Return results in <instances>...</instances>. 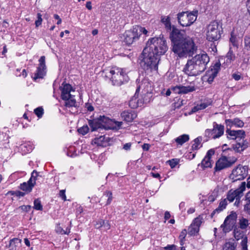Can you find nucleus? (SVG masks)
<instances>
[{"instance_id":"nucleus-1","label":"nucleus","mask_w":250,"mask_h":250,"mask_svg":"<svg viewBox=\"0 0 250 250\" xmlns=\"http://www.w3.org/2000/svg\"><path fill=\"white\" fill-rule=\"evenodd\" d=\"M167 48L166 40L163 36L149 39L139 58L141 67L146 70H157L160 56L164 54Z\"/></svg>"},{"instance_id":"nucleus-2","label":"nucleus","mask_w":250,"mask_h":250,"mask_svg":"<svg viewBox=\"0 0 250 250\" xmlns=\"http://www.w3.org/2000/svg\"><path fill=\"white\" fill-rule=\"evenodd\" d=\"M170 38L172 43V51L180 58L190 57L196 53L197 46L193 41L178 29L173 27L170 34Z\"/></svg>"},{"instance_id":"nucleus-3","label":"nucleus","mask_w":250,"mask_h":250,"mask_svg":"<svg viewBox=\"0 0 250 250\" xmlns=\"http://www.w3.org/2000/svg\"><path fill=\"white\" fill-rule=\"evenodd\" d=\"M209 61V58L206 53L196 55L187 61L184 71L189 76H197L205 70Z\"/></svg>"},{"instance_id":"nucleus-4","label":"nucleus","mask_w":250,"mask_h":250,"mask_svg":"<svg viewBox=\"0 0 250 250\" xmlns=\"http://www.w3.org/2000/svg\"><path fill=\"white\" fill-rule=\"evenodd\" d=\"M106 77L110 78L113 85H121L124 82L128 81L126 71L124 68L117 67H113L106 73Z\"/></svg>"},{"instance_id":"nucleus-5","label":"nucleus","mask_w":250,"mask_h":250,"mask_svg":"<svg viewBox=\"0 0 250 250\" xmlns=\"http://www.w3.org/2000/svg\"><path fill=\"white\" fill-rule=\"evenodd\" d=\"M223 33L222 25L216 21L210 22L207 27L206 38L209 42L219 40Z\"/></svg>"},{"instance_id":"nucleus-6","label":"nucleus","mask_w":250,"mask_h":250,"mask_svg":"<svg viewBox=\"0 0 250 250\" xmlns=\"http://www.w3.org/2000/svg\"><path fill=\"white\" fill-rule=\"evenodd\" d=\"M198 13L197 10L179 13L177 15L178 22L183 27L189 26L196 20Z\"/></svg>"},{"instance_id":"nucleus-7","label":"nucleus","mask_w":250,"mask_h":250,"mask_svg":"<svg viewBox=\"0 0 250 250\" xmlns=\"http://www.w3.org/2000/svg\"><path fill=\"white\" fill-rule=\"evenodd\" d=\"M248 166L239 165L232 170L229 177L233 180V182L243 180L248 175Z\"/></svg>"},{"instance_id":"nucleus-8","label":"nucleus","mask_w":250,"mask_h":250,"mask_svg":"<svg viewBox=\"0 0 250 250\" xmlns=\"http://www.w3.org/2000/svg\"><path fill=\"white\" fill-rule=\"evenodd\" d=\"M45 59L44 56H42L39 60V64L34 73V76L32 77V79L34 81L37 82L38 79H43L46 74V66Z\"/></svg>"},{"instance_id":"nucleus-9","label":"nucleus","mask_w":250,"mask_h":250,"mask_svg":"<svg viewBox=\"0 0 250 250\" xmlns=\"http://www.w3.org/2000/svg\"><path fill=\"white\" fill-rule=\"evenodd\" d=\"M236 161V159L235 158L229 161L226 156H222L216 163L214 173L231 167Z\"/></svg>"},{"instance_id":"nucleus-10","label":"nucleus","mask_w":250,"mask_h":250,"mask_svg":"<svg viewBox=\"0 0 250 250\" xmlns=\"http://www.w3.org/2000/svg\"><path fill=\"white\" fill-rule=\"evenodd\" d=\"M246 189V182L241 183L239 188L235 190L230 189L227 193V199L230 202H233L237 198H241L243 196V192Z\"/></svg>"},{"instance_id":"nucleus-11","label":"nucleus","mask_w":250,"mask_h":250,"mask_svg":"<svg viewBox=\"0 0 250 250\" xmlns=\"http://www.w3.org/2000/svg\"><path fill=\"white\" fill-rule=\"evenodd\" d=\"M138 28L136 29L135 25L132 28L125 31L124 34V42L126 44H131L134 42L138 40L139 38L137 30Z\"/></svg>"},{"instance_id":"nucleus-12","label":"nucleus","mask_w":250,"mask_h":250,"mask_svg":"<svg viewBox=\"0 0 250 250\" xmlns=\"http://www.w3.org/2000/svg\"><path fill=\"white\" fill-rule=\"evenodd\" d=\"M236 218V214L235 213H232L226 217L224 223L221 226L224 232L229 231L232 229L235 223Z\"/></svg>"},{"instance_id":"nucleus-13","label":"nucleus","mask_w":250,"mask_h":250,"mask_svg":"<svg viewBox=\"0 0 250 250\" xmlns=\"http://www.w3.org/2000/svg\"><path fill=\"white\" fill-rule=\"evenodd\" d=\"M201 223V218L200 216L195 218L192 224L188 228V234L190 235H194L197 233L199 231V228Z\"/></svg>"},{"instance_id":"nucleus-14","label":"nucleus","mask_w":250,"mask_h":250,"mask_svg":"<svg viewBox=\"0 0 250 250\" xmlns=\"http://www.w3.org/2000/svg\"><path fill=\"white\" fill-rule=\"evenodd\" d=\"M60 88L61 90V98L62 100H68L72 96L70 94V92L72 90V87L70 84L63 83Z\"/></svg>"},{"instance_id":"nucleus-15","label":"nucleus","mask_w":250,"mask_h":250,"mask_svg":"<svg viewBox=\"0 0 250 250\" xmlns=\"http://www.w3.org/2000/svg\"><path fill=\"white\" fill-rule=\"evenodd\" d=\"M234 236L237 240L242 239L240 244L242 250H248L247 245L248 238L245 234L239 231L234 230Z\"/></svg>"},{"instance_id":"nucleus-16","label":"nucleus","mask_w":250,"mask_h":250,"mask_svg":"<svg viewBox=\"0 0 250 250\" xmlns=\"http://www.w3.org/2000/svg\"><path fill=\"white\" fill-rule=\"evenodd\" d=\"M211 132L213 139L219 138L224 134V126L223 125H218L216 123H214L213 128Z\"/></svg>"},{"instance_id":"nucleus-17","label":"nucleus","mask_w":250,"mask_h":250,"mask_svg":"<svg viewBox=\"0 0 250 250\" xmlns=\"http://www.w3.org/2000/svg\"><path fill=\"white\" fill-rule=\"evenodd\" d=\"M249 145V143L243 139L241 141L238 140L237 143L233 146V149L237 152H241L247 148Z\"/></svg>"},{"instance_id":"nucleus-18","label":"nucleus","mask_w":250,"mask_h":250,"mask_svg":"<svg viewBox=\"0 0 250 250\" xmlns=\"http://www.w3.org/2000/svg\"><path fill=\"white\" fill-rule=\"evenodd\" d=\"M173 91L178 94H186L189 92L193 91L195 90L194 86H176L173 88Z\"/></svg>"},{"instance_id":"nucleus-19","label":"nucleus","mask_w":250,"mask_h":250,"mask_svg":"<svg viewBox=\"0 0 250 250\" xmlns=\"http://www.w3.org/2000/svg\"><path fill=\"white\" fill-rule=\"evenodd\" d=\"M88 125L90 126L91 131H94L100 128H104L99 118L88 120Z\"/></svg>"},{"instance_id":"nucleus-20","label":"nucleus","mask_w":250,"mask_h":250,"mask_svg":"<svg viewBox=\"0 0 250 250\" xmlns=\"http://www.w3.org/2000/svg\"><path fill=\"white\" fill-rule=\"evenodd\" d=\"M98 118L104 129H108L112 128L113 121L111 119L104 116H100Z\"/></svg>"},{"instance_id":"nucleus-21","label":"nucleus","mask_w":250,"mask_h":250,"mask_svg":"<svg viewBox=\"0 0 250 250\" xmlns=\"http://www.w3.org/2000/svg\"><path fill=\"white\" fill-rule=\"evenodd\" d=\"M121 117L126 122H131L136 118L137 114L135 112L125 111L121 113Z\"/></svg>"},{"instance_id":"nucleus-22","label":"nucleus","mask_w":250,"mask_h":250,"mask_svg":"<svg viewBox=\"0 0 250 250\" xmlns=\"http://www.w3.org/2000/svg\"><path fill=\"white\" fill-rule=\"evenodd\" d=\"M42 180V177L40 175L36 170L32 171V188L37 185L36 181L38 183H41Z\"/></svg>"},{"instance_id":"nucleus-23","label":"nucleus","mask_w":250,"mask_h":250,"mask_svg":"<svg viewBox=\"0 0 250 250\" xmlns=\"http://www.w3.org/2000/svg\"><path fill=\"white\" fill-rule=\"evenodd\" d=\"M21 243V240L14 238L10 241L8 248H10V250H16V248L19 246Z\"/></svg>"},{"instance_id":"nucleus-24","label":"nucleus","mask_w":250,"mask_h":250,"mask_svg":"<svg viewBox=\"0 0 250 250\" xmlns=\"http://www.w3.org/2000/svg\"><path fill=\"white\" fill-rule=\"evenodd\" d=\"M20 150L22 155H25L30 152L31 150V146L28 143L21 144L20 146Z\"/></svg>"},{"instance_id":"nucleus-25","label":"nucleus","mask_w":250,"mask_h":250,"mask_svg":"<svg viewBox=\"0 0 250 250\" xmlns=\"http://www.w3.org/2000/svg\"><path fill=\"white\" fill-rule=\"evenodd\" d=\"M161 21L163 24H164L167 30H171V24L170 22V19L169 16H162Z\"/></svg>"},{"instance_id":"nucleus-26","label":"nucleus","mask_w":250,"mask_h":250,"mask_svg":"<svg viewBox=\"0 0 250 250\" xmlns=\"http://www.w3.org/2000/svg\"><path fill=\"white\" fill-rule=\"evenodd\" d=\"M21 189L25 192H29L31 190V177L29 179L27 183L24 182L21 184Z\"/></svg>"},{"instance_id":"nucleus-27","label":"nucleus","mask_w":250,"mask_h":250,"mask_svg":"<svg viewBox=\"0 0 250 250\" xmlns=\"http://www.w3.org/2000/svg\"><path fill=\"white\" fill-rule=\"evenodd\" d=\"M237 244L233 240L232 242H226L223 247V250H235Z\"/></svg>"},{"instance_id":"nucleus-28","label":"nucleus","mask_w":250,"mask_h":250,"mask_svg":"<svg viewBox=\"0 0 250 250\" xmlns=\"http://www.w3.org/2000/svg\"><path fill=\"white\" fill-rule=\"evenodd\" d=\"M202 141V138L201 137H198L194 140V144L192 145V150H198L201 146V142Z\"/></svg>"},{"instance_id":"nucleus-29","label":"nucleus","mask_w":250,"mask_h":250,"mask_svg":"<svg viewBox=\"0 0 250 250\" xmlns=\"http://www.w3.org/2000/svg\"><path fill=\"white\" fill-rule=\"evenodd\" d=\"M189 139V136L187 134H183L177 137L175 139V142L180 145H182L185 143L188 142Z\"/></svg>"},{"instance_id":"nucleus-30","label":"nucleus","mask_w":250,"mask_h":250,"mask_svg":"<svg viewBox=\"0 0 250 250\" xmlns=\"http://www.w3.org/2000/svg\"><path fill=\"white\" fill-rule=\"evenodd\" d=\"M65 101V106L66 107H76L77 106L76 101L75 99L74 98V96H71V98H69L68 100H63Z\"/></svg>"},{"instance_id":"nucleus-31","label":"nucleus","mask_w":250,"mask_h":250,"mask_svg":"<svg viewBox=\"0 0 250 250\" xmlns=\"http://www.w3.org/2000/svg\"><path fill=\"white\" fill-rule=\"evenodd\" d=\"M239 224L240 228L241 229H246L250 224L249 221L248 219L242 217L239 219Z\"/></svg>"},{"instance_id":"nucleus-32","label":"nucleus","mask_w":250,"mask_h":250,"mask_svg":"<svg viewBox=\"0 0 250 250\" xmlns=\"http://www.w3.org/2000/svg\"><path fill=\"white\" fill-rule=\"evenodd\" d=\"M227 62H230L235 59V55L234 54L231 48H229V50L226 55Z\"/></svg>"},{"instance_id":"nucleus-33","label":"nucleus","mask_w":250,"mask_h":250,"mask_svg":"<svg viewBox=\"0 0 250 250\" xmlns=\"http://www.w3.org/2000/svg\"><path fill=\"white\" fill-rule=\"evenodd\" d=\"M201 166L204 168L211 167H212L211 159L205 157L202 161Z\"/></svg>"},{"instance_id":"nucleus-34","label":"nucleus","mask_w":250,"mask_h":250,"mask_svg":"<svg viewBox=\"0 0 250 250\" xmlns=\"http://www.w3.org/2000/svg\"><path fill=\"white\" fill-rule=\"evenodd\" d=\"M220 66L221 64L219 62H216L213 66V67L211 69V73L212 75H214V76H217V74L220 69Z\"/></svg>"},{"instance_id":"nucleus-35","label":"nucleus","mask_w":250,"mask_h":250,"mask_svg":"<svg viewBox=\"0 0 250 250\" xmlns=\"http://www.w3.org/2000/svg\"><path fill=\"white\" fill-rule=\"evenodd\" d=\"M236 133V139H238L241 141L242 139H244L246 136L245 131L243 130H235Z\"/></svg>"},{"instance_id":"nucleus-36","label":"nucleus","mask_w":250,"mask_h":250,"mask_svg":"<svg viewBox=\"0 0 250 250\" xmlns=\"http://www.w3.org/2000/svg\"><path fill=\"white\" fill-rule=\"evenodd\" d=\"M135 27L136 28V29L138 28V30H137V33L139 37H140L142 33L144 34V35H146L148 33L147 30L145 28L139 25H135Z\"/></svg>"},{"instance_id":"nucleus-37","label":"nucleus","mask_w":250,"mask_h":250,"mask_svg":"<svg viewBox=\"0 0 250 250\" xmlns=\"http://www.w3.org/2000/svg\"><path fill=\"white\" fill-rule=\"evenodd\" d=\"M226 133L229 136V137L228 136V138L233 140L236 139L235 130H231L230 128H227Z\"/></svg>"},{"instance_id":"nucleus-38","label":"nucleus","mask_w":250,"mask_h":250,"mask_svg":"<svg viewBox=\"0 0 250 250\" xmlns=\"http://www.w3.org/2000/svg\"><path fill=\"white\" fill-rule=\"evenodd\" d=\"M34 208L38 210H42V206L41 204V201L38 199H35L34 201Z\"/></svg>"},{"instance_id":"nucleus-39","label":"nucleus","mask_w":250,"mask_h":250,"mask_svg":"<svg viewBox=\"0 0 250 250\" xmlns=\"http://www.w3.org/2000/svg\"><path fill=\"white\" fill-rule=\"evenodd\" d=\"M244 41V49L247 50H250V37L248 36H245Z\"/></svg>"},{"instance_id":"nucleus-40","label":"nucleus","mask_w":250,"mask_h":250,"mask_svg":"<svg viewBox=\"0 0 250 250\" xmlns=\"http://www.w3.org/2000/svg\"><path fill=\"white\" fill-rule=\"evenodd\" d=\"M35 114L39 118H41L43 114V109L42 107H39L34 109Z\"/></svg>"},{"instance_id":"nucleus-41","label":"nucleus","mask_w":250,"mask_h":250,"mask_svg":"<svg viewBox=\"0 0 250 250\" xmlns=\"http://www.w3.org/2000/svg\"><path fill=\"white\" fill-rule=\"evenodd\" d=\"M21 120H23V121H21V124L22 125L23 128H25L27 126V123H29L30 121L28 120V117L27 116V113H25L23 115L22 118H21Z\"/></svg>"},{"instance_id":"nucleus-42","label":"nucleus","mask_w":250,"mask_h":250,"mask_svg":"<svg viewBox=\"0 0 250 250\" xmlns=\"http://www.w3.org/2000/svg\"><path fill=\"white\" fill-rule=\"evenodd\" d=\"M233 120V123L234 125L239 127H242L244 126V122L238 118L234 119Z\"/></svg>"},{"instance_id":"nucleus-43","label":"nucleus","mask_w":250,"mask_h":250,"mask_svg":"<svg viewBox=\"0 0 250 250\" xmlns=\"http://www.w3.org/2000/svg\"><path fill=\"white\" fill-rule=\"evenodd\" d=\"M9 193L13 196L18 197H23L24 196L25 192H21L20 191H10Z\"/></svg>"},{"instance_id":"nucleus-44","label":"nucleus","mask_w":250,"mask_h":250,"mask_svg":"<svg viewBox=\"0 0 250 250\" xmlns=\"http://www.w3.org/2000/svg\"><path fill=\"white\" fill-rule=\"evenodd\" d=\"M55 230H56L57 233H60V234H68L70 232V230H69L68 232H67V231L64 230L62 229V228L59 225H58L56 226Z\"/></svg>"},{"instance_id":"nucleus-45","label":"nucleus","mask_w":250,"mask_h":250,"mask_svg":"<svg viewBox=\"0 0 250 250\" xmlns=\"http://www.w3.org/2000/svg\"><path fill=\"white\" fill-rule=\"evenodd\" d=\"M88 130L89 128L87 125L83 126V127L78 129V131L79 132V133L83 135L86 134L88 132Z\"/></svg>"},{"instance_id":"nucleus-46","label":"nucleus","mask_w":250,"mask_h":250,"mask_svg":"<svg viewBox=\"0 0 250 250\" xmlns=\"http://www.w3.org/2000/svg\"><path fill=\"white\" fill-rule=\"evenodd\" d=\"M42 15L40 13H38L37 14V20H36L35 22V24L36 27H38L40 25H41L42 22Z\"/></svg>"},{"instance_id":"nucleus-47","label":"nucleus","mask_w":250,"mask_h":250,"mask_svg":"<svg viewBox=\"0 0 250 250\" xmlns=\"http://www.w3.org/2000/svg\"><path fill=\"white\" fill-rule=\"evenodd\" d=\"M179 160L177 159H173L170 160H168L167 163H168L171 168H173L176 167V166L178 164Z\"/></svg>"},{"instance_id":"nucleus-48","label":"nucleus","mask_w":250,"mask_h":250,"mask_svg":"<svg viewBox=\"0 0 250 250\" xmlns=\"http://www.w3.org/2000/svg\"><path fill=\"white\" fill-rule=\"evenodd\" d=\"M21 70L17 69L16 75L18 76H22L23 78H25L27 76V73L25 69H22L21 73L19 74Z\"/></svg>"},{"instance_id":"nucleus-49","label":"nucleus","mask_w":250,"mask_h":250,"mask_svg":"<svg viewBox=\"0 0 250 250\" xmlns=\"http://www.w3.org/2000/svg\"><path fill=\"white\" fill-rule=\"evenodd\" d=\"M106 196L108 197L106 205H109L112 200V194L110 191H106L105 192Z\"/></svg>"},{"instance_id":"nucleus-50","label":"nucleus","mask_w":250,"mask_h":250,"mask_svg":"<svg viewBox=\"0 0 250 250\" xmlns=\"http://www.w3.org/2000/svg\"><path fill=\"white\" fill-rule=\"evenodd\" d=\"M104 224V220L100 219L95 224V227L98 229L103 227Z\"/></svg>"},{"instance_id":"nucleus-51","label":"nucleus","mask_w":250,"mask_h":250,"mask_svg":"<svg viewBox=\"0 0 250 250\" xmlns=\"http://www.w3.org/2000/svg\"><path fill=\"white\" fill-rule=\"evenodd\" d=\"M139 90H140V86L137 87V89L136 90V93H135L134 96L132 98V99L130 101V102H129L130 105L132 104L133 102V101L137 99V98L138 97V93L139 92Z\"/></svg>"},{"instance_id":"nucleus-52","label":"nucleus","mask_w":250,"mask_h":250,"mask_svg":"<svg viewBox=\"0 0 250 250\" xmlns=\"http://www.w3.org/2000/svg\"><path fill=\"white\" fill-rule=\"evenodd\" d=\"M225 122L227 125V128H229L230 129L231 126L234 125V124L233 123V120L231 119L226 120Z\"/></svg>"},{"instance_id":"nucleus-53","label":"nucleus","mask_w":250,"mask_h":250,"mask_svg":"<svg viewBox=\"0 0 250 250\" xmlns=\"http://www.w3.org/2000/svg\"><path fill=\"white\" fill-rule=\"evenodd\" d=\"M214 150L212 149H209L207 153L206 156H205L206 158H209L211 159V156L214 154Z\"/></svg>"},{"instance_id":"nucleus-54","label":"nucleus","mask_w":250,"mask_h":250,"mask_svg":"<svg viewBox=\"0 0 250 250\" xmlns=\"http://www.w3.org/2000/svg\"><path fill=\"white\" fill-rule=\"evenodd\" d=\"M224 209V208L220 206V205H219L218 207L216 208L211 214V217H212L216 213H219L220 212H221V211H222Z\"/></svg>"},{"instance_id":"nucleus-55","label":"nucleus","mask_w":250,"mask_h":250,"mask_svg":"<svg viewBox=\"0 0 250 250\" xmlns=\"http://www.w3.org/2000/svg\"><path fill=\"white\" fill-rule=\"evenodd\" d=\"M104 136H101L98 138L95 139V143L97 144L98 145H101L100 142L104 141Z\"/></svg>"},{"instance_id":"nucleus-56","label":"nucleus","mask_w":250,"mask_h":250,"mask_svg":"<svg viewBox=\"0 0 250 250\" xmlns=\"http://www.w3.org/2000/svg\"><path fill=\"white\" fill-rule=\"evenodd\" d=\"M244 210L250 215V203H248L244 206Z\"/></svg>"},{"instance_id":"nucleus-57","label":"nucleus","mask_w":250,"mask_h":250,"mask_svg":"<svg viewBox=\"0 0 250 250\" xmlns=\"http://www.w3.org/2000/svg\"><path fill=\"white\" fill-rule=\"evenodd\" d=\"M103 227L105 229V230H108L110 228V225L108 221H105L104 220Z\"/></svg>"},{"instance_id":"nucleus-58","label":"nucleus","mask_w":250,"mask_h":250,"mask_svg":"<svg viewBox=\"0 0 250 250\" xmlns=\"http://www.w3.org/2000/svg\"><path fill=\"white\" fill-rule=\"evenodd\" d=\"M65 190H61L60 191L59 195L60 196L63 200L64 201H65L66 200V196L65 194Z\"/></svg>"},{"instance_id":"nucleus-59","label":"nucleus","mask_w":250,"mask_h":250,"mask_svg":"<svg viewBox=\"0 0 250 250\" xmlns=\"http://www.w3.org/2000/svg\"><path fill=\"white\" fill-rule=\"evenodd\" d=\"M227 205V202L226 199H224L221 201L219 203L220 206L222 207L224 209L226 208Z\"/></svg>"},{"instance_id":"nucleus-60","label":"nucleus","mask_w":250,"mask_h":250,"mask_svg":"<svg viewBox=\"0 0 250 250\" xmlns=\"http://www.w3.org/2000/svg\"><path fill=\"white\" fill-rule=\"evenodd\" d=\"M229 41L232 43L233 46L236 45V37L231 35V37L230 38Z\"/></svg>"},{"instance_id":"nucleus-61","label":"nucleus","mask_w":250,"mask_h":250,"mask_svg":"<svg viewBox=\"0 0 250 250\" xmlns=\"http://www.w3.org/2000/svg\"><path fill=\"white\" fill-rule=\"evenodd\" d=\"M200 110L204 109L208 107V104L206 103H202L200 104H198Z\"/></svg>"},{"instance_id":"nucleus-62","label":"nucleus","mask_w":250,"mask_h":250,"mask_svg":"<svg viewBox=\"0 0 250 250\" xmlns=\"http://www.w3.org/2000/svg\"><path fill=\"white\" fill-rule=\"evenodd\" d=\"M131 146V143H128L124 145L123 148L126 150H129Z\"/></svg>"},{"instance_id":"nucleus-63","label":"nucleus","mask_w":250,"mask_h":250,"mask_svg":"<svg viewBox=\"0 0 250 250\" xmlns=\"http://www.w3.org/2000/svg\"><path fill=\"white\" fill-rule=\"evenodd\" d=\"M209 76L208 79V81L209 83H211L213 82V79L216 76H214V75H212V74L211 73L210 74H209Z\"/></svg>"},{"instance_id":"nucleus-64","label":"nucleus","mask_w":250,"mask_h":250,"mask_svg":"<svg viewBox=\"0 0 250 250\" xmlns=\"http://www.w3.org/2000/svg\"><path fill=\"white\" fill-rule=\"evenodd\" d=\"M232 77L236 81H238L241 78V76L237 74H233Z\"/></svg>"}]
</instances>
